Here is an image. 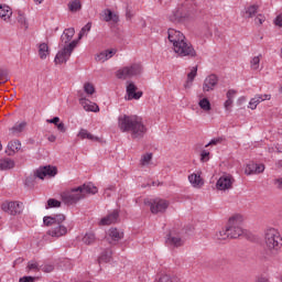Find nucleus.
Here are the masks:
<instances>
[{"label":"nucleus","instance_id":"f257e3e1","mask_svg":"<svg viewBox=\"0 0 282 282\" xmlns=\"http://www.w3.org/2000/svg\"><path fill=\"white\" fill-rule=\"evenodd\" d=\"M118 127L122 133H130L132 140H140L147 133V126L142 122V118L138 116H120Z\"/></svg>","mask_w":282,"mask_h":282},{"label":"nucleus","instance_id":"f03ea898","mask_svg":"<svg viewBox=\"0 0 282 282\" xmlns=\"http://www.w3.org/2000/svg\"><path fill=\"white\" fill-rule=\"evenodd\" d=\"M96 193H98V187L94 186L91 183H87L69 192H64L62 194V202L72 206V204H77L80 199H85L87 195H96Z\"/></svg>","mask_w":282,"mask_h":282},{"label":"nucleus","instance_id":"7ed1b4c3","mask_svg":"<svg viewBox=\"0 0 282 282\" xmlns=\"http://www.w3.org/2000/svg\"><path fill=\"white\" fill-rule=\"evenodd\" d=\"M264 246L268 257H276L282 248L281 231L276 228H268L264 231Z\"/></svg>","mask_w":282,"mask_h":282},{"label":"nucleus","instance_id":"20e7f679","mask_svg":"<svg viewBox=\"0 0 282 282\" xmlns=\"http://www.w3.org/2000/svg\"><path fill=\"white\" fill-rule=\"evenodd\" d=\"M63 221H65V215L63 214L44 217V226L51 227L46 234L50 237H65L67 235V227L63 225Z\"/></svg>","mask_w":282,"mask_h":282},{"label":"nucleus","instance_id":"39448f33","mask_svg":"<svg viewBox=\"0 0 282 282\" xmlns=\"http://www.w3.org/2000/svg\"><path fill=\"white\" fill-rule=\"evenodd\" d=\"M243 216L237 214L229 218L227 224V230L229 232V239H239L243 235Z\"/></svg>","mask_w":282,"mask_h":282},{"label":"nucleus","instance_id":"423d86ee","mask_svg":"<svg viewBox=\"0 0 282 282\" xmlns=\"http://www.w3.org/2000/svg\"><path fill=\"white\" fill-rule=\"evenodd\" d=\"M140 74H142V64L134 63L117 70L116 76L121 80H127V78H133V76H140Z\"/></svg>","mask_w":282,"mask_h":282},{"label":"nucleus","instance_id":"0eeeda50","mask_svg":"<svg viewBox=\"0 0 282 282\" xmlns=\"http://www.w3.org/2000/svg\"><path fill=\"white\" fill-rule=\"evenodd\" d=\"M174 52L181 57L188 56L189 58H195L197 56V51L186 39L174 46Z\"/></svg>","mask_w":282,"mask_h":282},{"label":"nucleus","instance_id":"6e6552de","mask_svg":"<svg viewBox=\"0 0 282 282\" xmlns=\"http://www.w3.org/2000/svg\"><path fill=\"white\" fill-rule=\"evenodd\" d=\"M78 45V42L74 40L68 45H65L62 51H58V53L55 56V64L56 65H63V63H67L69 61V56H72V53L74 52V48Z\"/></svg>","mask_w":282,"mask_h":282},{"label":"nucleus","instance_id":"1a4fd4ad","mask_svg":"<svg viewBox=\"0 0 282 282\" xmlns=\"http://www.w3.org/2000/svg\"><path fill=\"white\" fill-rule=\"evenodd\" d=\"M58 173V169L56 166L46 165L37 169L35 171V177H39V180H45V177H54Z\"/></svg>","mask_w":282,"mask_h":282},{"label":"nucleus","instance_id":"9d476101","mask_svg":"<svg viewBox=\"0 0 282 282\" xmlns=\"http://www.w3.org/2000/svg\"><path fill=\"white\" fill-rule=\"evenodd\" d=\"M148 204L153 215H158V213H164V210L169 208V202L165 199L156 198L153 202H149Z\"/></svg>","mask_w":282,"mask_h":282},{"label":"nucleus","instance_id":"9b49d317","mask_svg":"<svg viewBox=\"0 0 282 282\" xmlns=\"http://www.w3.org/2000/svg\"><path fill=\"white\" fill-rule=\"evenodd\" d=\"M219 83V78L217 75L212 74L207 76L203 83V91L206 94L208 91H215V88L217 87Z\"/></svg>","mask_w":282,"mask_h":282},{"label":"nucleus","instance_id":"f8f14e48","mask_svg":"<svg viewBox=\"0 0 282 282\" xmlns=\"http://www.w3.org/2000/svg\"><path fill=\"white\" fill-rule=\"evenodd\" d=\"M167 39L170 43L173 44V47H175L176 45H178V43H182V41L186 40V36H184V33L175 29H169Z\"/></svg>","mask_w":282,"mask_h":282},{"label":"nucleus","instance_id":"ddd939ff","mask_svg":"<svg viewBox=\"0 0 282 282\" xmlns=\"http://www.w3.org/2000/svg\"><path fill=\"white\" fill-rule=\"evenodd\" d=\"M232 184H235V178L230 175H225L217 181L216 188L218 191H229V188H232Z\"/></svg>","mask_w":282,"mask_h":282},{"label":"nucleus","instance_id":"4468645a","mask_svg":"<svg viewBox=\"0 0 282 282\" xmlns=\"http://www.w3.org/2000/svg\"><path fill=\"white\" fill-rule=\"evenodd\" d=\"M128 100H140L142 98V91H138V86L133 82H129L127 85Z\"/></svg>","mask_w":282,"mask_h":282},{"label":"nucleus","instance_id":"2eb2a0df","mask_svg":"<svg viewBox=\"0 0 282 282\" xmlns=\"http://www.w3.org/2000/svg\"><path fill=\"white\" fill-rule=\"evenodd\" d=\"M2 210L9 215H19L21 213V204L19 202L3 203Z\"/></svg>","mask_w":282,"mask_h":282},{"label":"nucleus","instance_id":"dca6fc26","mask_svg":"<svg viewBox=\"0 0 282 282\" xmlns=\"http://www.w3.org/2000/svg\"><path fill=\"white\" fill-rule=\"evenodd\" d=\"M165 243H167V246H171L173 248H181V246H184V240L180 237V235L170 232L167 235Z\"/></svg>","mask_w":282,"mask_h":282},{"label":"nucleus","instance_id":"f3484780","mask_svg":"<svg viewBox=\"0 0 282 282\" xmlns=\"http://www.w3.org/2000/svg\"><path fill=\"white\" fill-rule=\"evenodd\" d=\"M263 171H265V165L256 163H249L245 169L246 175H259V173H263Z\"/></svg>","mask_w":282,"mask_h":282},{"label":"nucleus","instance_id":"a211bd4d","mask_svg":"<svg viewBox=\"0 0 282 282\" xmlns=\"http://www.w3.org/2000/svg\"><path fill=\"white\" fill-rule=\"evenodd\" d=\"M118 217H120V213L118 210H113L112 213L101 218L99 226H111V224H117Z\"/></svg>","mask_w":282,"mask_h":282},{"label":"nucleus","instance_id":"6ab92c4d","mask_svg":"<svg viewBox=\"0 0 282 282\" xmlns=\"http://www.w3.org/2000/svg\"><path fill=\"white\" fill-rule=\"evenodd\" d=\"M122 237H124V234L118 231L116 228H111L108 231V236L106 237L108 243H110V246H116L117 241H120V239H122Z\"/></svg>","mask_w":282,"mask_h":282},{"label":"nucleus","instance_id":"aec40b11","mask_svg":"<svg viewBox=\"0 0 282 282\" xmlns=\"http://www.w3.org/2000/svg\"><path fill=\"white\" fill-rule=\"evenodd\" d=\"M79 104L82 105L83 109H85V111H93L94 113H98V111H100V107L87 98H80Z\"/></svg>","mask_w":282,"mask_h":282},{"label":"nucleus","instance_id":"412c9836","mask_svg":"<svg viewBox=\"0 0 282 282\" xmlns=\"http://www.w3.org/2000/svg\"><path fill=\"white\" fill-rule=\"evenodd\" d=\"M116 52H118V50L116 48L106 50L97 54L95 58L97 63H105V61H109V58H112Z\"/></svg>","mask_w":282,"mask_h":282},{"label":"nucleus","instance_id":"4be33fe9","mask_svg":"<svg viewBox=\"0 0 282 282\" xmlns=\"http://www.w3.org/2000/svg\"><path fill=\"white\" fill-rule=\"evenodd\" d=\"M101 17L106 23H109V21H112V23H118V21H120V17L117 13H112L110 9H105Z\"/></svg>","mask_w":282,"mask_h":282},{"label":"nucleus","instance_id":"5701e85b","mask_svg":"<svg viewBox=\"0 0 282 282\" xmlns=\"http://www.w3.org/2000/svg\"><path fill=\"white\" fill-rule=\"evenodd\" d=\"M37 54L41 61H45L50 56V45L45 42H42L37 45Z\"/></svg>","mask_w":282,"mask_h":282},{"label":"nucleus","instance_id":"b1692460","mask_svg":"<svg viewBox=\"0 0 282 282\" xmlns=\"http://www.w3.org/2000/svg\"><path fill=\"white\" fill-rule=\"evenodd\" d=\"M12 18V9L7 4H0V19L2 21H10Z\"/></svg>","mask_w":282,"mask_h":282},{"label":"nucleus","instance_id":"393cba45","mask_svg":"<svg viewBox=\"0 0 282 282\" xmlns=\"http://www.w3.org/2000/svg\"><path fill=\"white\" fill-rule=\"evenodd\" d=\"M188 180L194 188H202V186H204V180H202V176L199 174L193 173L188 176Z\"/></svg>","mask_w":282,"mask_h":282},{"label":"nucleus","instance_id":"a878e982","mask_svg":"<svg viewBox=\"0 0 282 282\" xmlns=\"http://www.w3.org/2000/svg\"><path fill=\"white\" fill-rule=\"evenodd\" d=\"M74 34H76V31L74 30V28L66 29L61 37L62 43L67 45V43H69V41L74 39Z\"/></svg>","mask_w":282,"mask_h":282},{"label":"nucleus","instance_id":"bb28decb","mask_svg":"<svg viewBox=\"0 0 282 282\" xmlns=\"http://www.w3.org/2000/svg\"><path fill=\"white\" fill-rule=\"evenodd\" d=\"M28 127V122L22 121L20 123H15L11 129V134L12 135H19V133H23L25 131V128Z\"/></svg>","mask_w":282,"mask_h":282},{"label":"nucleus","instance_id":"cd10ccee","mask_svg":"<svg viewBox=\"0 0 282 282\" xmlns=\"http://www.w3.org/2000/svg\"><path fill=\"white\" fill-rule=\"evenodd\" d=\"M198 98V106L200 107V109H203V111H210V109H213V107L210 106V100H208V98L204 97V95H199Z\"/></svg>","mask_w":282,"mask_h":282},{"label":"nucleus","instance_id":"c85d7f7f","mask_svg":"<svg viewBox=\"0 0 282 282\" xmlns=\"http://www.w3.org/2000/svg\"><path fill=\"white\" fill-rule=\"evenodd\" d=\"M10 169H14V160L1 159L0 160V171H10Z\"/></svg>","mask_w":282,"mask_h":282},{"label":"nucleus","instance_id":"c756f323","mask_svg":"<svg viewBox=\"0 0 282 282\" xmlns=\"http://www.w3.org/2000/svg\"><path fill=\"white\" fill-rule=\"evenodd\" d=\"M78 138H80V140H91L93 142H98V140H99L98 137H95L94 134H91L86 129H82L79 131Z\"/></svg>","mask_w":282,"mask_h":282},{"label":"nucleus","instance_id":"7c9ffc66","mask_svg":"<svg viewBox=\"0 0 282 282\" xmlns=\"http://www.w3.org/2000/svg\"><path fill=\"white\" fill-rule=\"evenodd\" d=\"M8 149L11 151L9 155H14V153H19L21 151V141L13 140L8 143Z\"/></svg>","mask_w":282,"mask_h":282},{"label":"nucleus","instance_id":"2f4dec72","mask_svg":"<svg viewBox=\"0 0 282 282\" xmlns=\"http://www.w3.org/2000/svg\"><path fill=\"white\" fill-rule=\"evenodd\" d=\"M83 243H85L86 246H91V243H96V234L94 232H87L83 239H82Z\"/></svg>","mask_w":282,"mask_h":282},{"label":"nucleus","instance_id":"473e14b6","mask_svg":"<svg viewBox=\"0 0 282 282\" xmlns=\"http://www.w3.org/2000/svg\"><path fill=\"white\" fill-rule=\"evenodd\" d=\"M195 76H197V66L193 67L191 73L187 74V82L185 84V89H191V83L195 80Z\"/></svg>","mask_w":282,"mask_h":282},{"label":"nucleus","instance_id":"72a5a7b5","mask_svg":"<svg viewBox=\"0 0 282 282\" xmlns=\"http://www.w3.org/2000/svg\"><path fill=\"white\" fill-rule=\"evenodd\" d=\"M111 254H113L111 249H106L99 257V263H109L111 261Z\"/></svg>","mask_w":282,"mask_h":282},{"label":"nucleus","instance_id":"f704fd0d","mask_svg":"<svg viewBox=\"0 0 282 282\" xmlns=\"http://www.w3.org/2000/svg\"><path fill=\"white\" fill-rule=\"evenodd\" d=\"M83 8V4L80 3V0H72L68 3V10L70 12H78Z\"/></svg>","mask_w":282,"mask_h":282},{"label":"nucleus","instance_id":"c9c22d12","mask_svg":"<svg viewBox=\"0 0 282 282\" xmlns=\"http://www.w3.org/2000/svg\"><path fill=\"white\" fill-rule=\"evenodd\" d=\"M153 160V153H145L140 159V166H149Z\"/></svg>","mask_w":282,"mask_h":282},{"label":"nucleus","instance_id":"e433bc0d","mask_svg":"<svg viewBox=\"0 0 282 282\" xmlns=\"http://www.w3.org/2000/svg\"><path fill=\"white\" fill-rule=\"evenodd\" d=\"M159 282H180V278L177 275L162 274Z\"/></svg>","mask_w":282,"mask_h":282},{"label":"nucleus","instance_id":"4c0bfd02","mask_svg":"<svg viewBox=\"0 0 282 282\" xmlns=\"http://www.w3.org/2000/svg\"><path fill=\"white\" fill-rule=\"evenodd\" d=\"M216 237L217 239H219V241H226V239H230L228 227H226L225 229H221L218 234H216Z\"/></svg>","mask_w":282,"mask_h":282},{"label":"nucleus","instance_id":"58836bf2","mask_svg":"<svg viewBox=\"0 0 282 282\" xmlns=\"http://www.w3.org/2000/svg\"><path fill=\"white\" fill-rule=\"evenodd\" d=\"M257 12H259V6L257 4L250 6L246 10V14L249 17V19H252Z\"/></svg>","mask_w":282,"mask_h":282},{"label":"nucleus","instance_id":"ea45409f","mask_svg":"<svg viewBox=\"0 0 282 282\" xmlns=\"http://www.w3.org/2000/svg\"><path fill=\"white\" fill-rule=\"evenodd\" d=\"M18 23H20V26L24 30H28V21L25 20V15L21 13V11L18 12Z\"/></svg>","mask_w":282,"mask_h":282},{"label":"nucleus","instance_id":"a19ab883","mask_svg":"<svg viewBox=\"0 0 282 282\" xmlns=\"http://www.w3.org/2000/svg\"><path fill=\"white\" fill-rule=\"evenodd\" d=\"M84 91L88 94V96H94V94H96V88L94 87V84L86 83L84 84Z\"/></svg>","mask_w":282,"mask_h":282},{"label":"nucleus","instance_id":"79ce46f5","mask_svg":"<svg viewBox=\"0 0 282 282\" xmlns=\"http://www.w3.org/2000/svg\"><path fill=\"white\" fill-rule=\"evenodd\" d=\"M46 208H61V200H56L54 198H50L47 200Z\"/></svg>","mask_w":282,"mask_h":282},{"label":"nucleus","instance_id":"37998d69","mask_svg":"<svg viewBox=\"0 0 282 282\" xmlns=\"http://www.w3.org/2000/svg\"><path fill=\"white\" fill-rule=\"evenodd\" d=\"M28 270H34L35 272H39V270H41V265L39 262L32 260L28 263Z\"/></svg>","mask_w":282,"mask_h":282},{"label":"nucleus","instance_id":"c03bdc74","mask_svg":"<svg viewBox=\"0 0 282 282\" xmlns=\"http://www.w3.org/2000/svg\"><path fill=\"white\" fill-rule=\"evenodd\" d=\"M259 63H261V55L254 56L251 59V69H258L259 68Z\"/></svg>","mask_w":282,"mask_h":282},{"label":"nucleus","instance_id":"a18cd8bd","mask_svg":"<svg viewBox=\"0 0 282 282\" xmlns=\"http://www.w3.org/2000/svg\"><path fill=\"white\" fill-rule=\"evenodd\" d=\"M91 30V22H88L79 32L78 39H83L85 36L86 32H89Z\"/></svg>","mask_w":282,"mask_h":282},{"label":"nucleus","instance_id":"49530a36","mask_svg":"<svg viewBox=\"0 0 282 282\" xmlns=\"http://www.w3.org/2000/svg\"><path fill=\"white\" fill-rule=\"evenodd\" d=\"M0 82L8 83V70L0 69Z\"/></svg>","mask_w":282,"mask_h":282},{"label":"nucleus","instance_id":"de8ad7c7","mask_svg":"<svg viewBox=\"0 0 282 282\" xmlns=\"http://www.w3.org/2000/svg\"><path fill=\"white\" fill-rule=\"evenodd\" d=\"M224 142V138H216L213 139L206 147H213L216 144H221Z\"/></svg>","mask_w":282,"mask_h":282},{"label":"nucleus","instance_id":"09e8293b","mask_svg":"<svg viewBox=\"0 0 282 282\" xmlns=\"http://www.w3.org/2000/svg\"><path fill=\"white\" fill-rule=\"evenodd\" d=\"M57 127V130L59 131V133H66L67 132V127H65V123L64 122H59L56 124Z\"/></svg>","mask_w":282,"mask_h":282},{"label":"nucleus","instance_id":"8fccbe9b","mask_svg":"<svg viewBox=\"0 0 282 282\" xmlns=\"http://www.w3.org/2000/svg\"><path fill=\"white\" fill-rule=\"evenodd\" d=\"M263 22H265V17H263L262 14H259V15L254 19L256 25H262Z\"/></svg>","mask_w":282,"mask_h":282},{"label":"nucleus","instance_id":"3c124183","mask_svg":"<svg viewBox=\"0 0 282 282\" xmlns=\"http://www.w3.org/2000/svg\"><path fill=\"white\" fill-rule=\"evenodd\" d=\"M209 156H210V152L203 151L202 154H200V160H202L203 162H208Z\"/></svg>","mask_w":282,"mask_h":282},{"label":"nucleus","instance_id":"603ef678","mask_svg":"<svg viewBox=\"0 0 282 282\" xmlns=\"http://www.w3.org/2000/svg\"><path fill=\"white\" fill-rule=\"evenodd\" d=\"M237 96V90L230 89L227 91V100H232Z\"/></svg>","mask_w":282,"mask_h":282},{"label":"nucleus","instance_id":"864d4df0","mask_svg":"<svg viewBox=\"0 0 282 282\" xmlns=\"http://www.w3.org/2000/svg\"><path fill=\"white\" fill-rule=\"evenodd\" d=\"M46 122H48V124H55L56 127L61 122V118L54 117L53 119H47Z\"/></svg>","mask_w":282,"mask_h":282},{"label":"nucleus","instance_id":"5fc2aeb1","mask_svg":"<svg viewBox=\"0 0 282 282\" xmlns=\"http://www.w3.org/2000/svg\"><path fill=\"white\" fill-rule=\"evenodd\" d=\"M226 111H230V107H232V99H227L224 104Z\"/></svg>","mask_w":282,"mask_h":282},{"label":"nucleus","instance_id":"6e6d98bb","mask_svg":"<svg viewBox=\"0 0 282 282\" xmlns=\"http://www.w3.org/2000/svg\"><path fill=\"white\" fill-rule=\"evenodd\" d=\"M182 15H180V13H174L173 15H170V21H172V23H175V21H180Z\"/></svg>","mask_w":282,"mask_h":282},{"label":"nucleus","instance_id":"4d7b16f0","mask_svg":"<svg viewBox=\"0 0 282 282\" xmlns=\"http://www.w3.org/2000/svg\"><path fill=\"white\" fill-rule=\"evenodd\" d=\"M42 270H43V272H47V273L53 272L54 271V265L47 264V265L43 267Z\"/></svg>","mask_w":282,"mask_h":282},{"label":"nucleus","instance_id":"13d9d810","mask_svg":"<svg viewBox=\"0 0 282 282\" xmlns=\"http://www.w3.org/2000/svg\"><path fill=\"white\" fill-rule=\"evenodd\" d=\"M19 282H34V278L32 276H23L19 280Z\"/></svg>","mask_w":282,"mask_h":282},{"label":"nucleus","instance_id":"bf43d9fd","mask_svg":"<svg viewBox=\"0 0 282 282\" xmlns=\"http://www.w3.org/2000/svg\"><path fill=\"white\" fill-rule=\"evenodd\" d=\"M275 25H278L279 28H282V13L276 17Z\"/></svg>","mask_w":282,"mask_h":282},{"label":"nucleus","instance_id":"052dcab7","mask_svg":"<svg viewBox=\"0 0 282 282\" xmlns=\"http://www.w3.org/2000/svg\"><path fill=\"white\" fill-rule=\"evenodd\" d=\"M259 96H260L262 102L265 101V100H270V99L272 98V96H271V95H268V94L259 95Z\"/></svg>","mask_w":282,"mask_h":282},{"label":"nucleus","instance_id":"680f3d73","mask_svg":"<svg viewBox=\"0 0 282 282\" xmlns=\"http://www.w3.org/2000/svg\"><path fill=\"white\" fill-rule=\"evenodd\" d=\"M257 106H258V104H257V101H254L253 99H251V100L249 101V107H250L252 110L257 109Z\"/></svg>","mask_w":282,"mask_h":282},{"label":"nucleus","instance_id":"e2e57ef3","mask_svg":"<svg viewBox=\"0 0 282 282\" xmlns=\"http://www.w3.org/2000/svg\"><path fill=\"white\" fill-rule=\"evenodd\" d=\"M252 99L254 100L256 105L263 102V100H261L260 95H256L254 98H252Z\"/></svg>","mask_w":282,"mask_h":282},{"label":"nucleus","instance_id":"0e129e2a","mask_svg":"<svg viewBox=\"0 0 282 282\" xmlns=\"http://www.w3.org/2000/svg\"><path fill=\"white\" fill-rule=\"evenodd\" d=\"M275 184L278 185V188H282V178L275 180Z\"/></svg>","mask_w":282,"mask_h":282},{"label":"nucleus","instance_id":"69168bd1","mask_svg":"<svg viewBox=\"0 0 282 282\" xmlns=\"http://www.w3.org/2000/svg\"><path fill=\"white\" fill-rule=\"evenodd\" d=\"M48 142H56V135L51 134V135L48 137Z\"/></svg>","mask_w":282,"mask_h":282},{"label":"nucleus","instance_id":"338daca9","mask_svg":"<svg viewBox=\"0 0 282 282\" xmlns=\"http://www.w3.org/2000/svg\"><path fill=\"white\" fill-rule=\"evenodd\" d=\"M257 282H269V281H268V278H259Z\"/></svg>","mask_w":282,"mask_h":282},{"label":"nucleus","instance_id":"774afa93","mask_svg":"<svg viewBox=\"0 0 282 282\" xmlns=\"http://www.w3.org/2000/svg\"><path fill=\"white\" fill-rule=\"evenodd\" d=\"M35 3L41 4L43 3V0H34Z\"/></svg>","mask_w":282,"mask_h":282}]
</instances>
